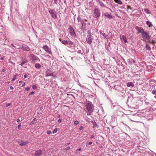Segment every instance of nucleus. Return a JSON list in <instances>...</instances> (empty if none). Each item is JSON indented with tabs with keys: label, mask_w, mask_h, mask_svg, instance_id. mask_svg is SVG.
I'll return each mask as SVG.
<instances>
[{
	"label": "nucleus",
	"mask_w": 156,
	"mask_h": 156,
	"mask_svg": "<svg viewBox=\"0 0 156 156\" xmlns=\"http://www.w3.org/2000/svg\"><path fill=\"white\" fill-rule=\"evenodd\" d=\"M83 109L87 113V115H90L93 112L94 107L92 103L90 101H88L82 104Z\"/></svg>",
	"instance_id": "obj_1"
},
{
	"label": "nucleus",
	"mask_w": 156,
	"mask_h": 156,
	"mask_svg": "<svg viewBox=\"0 0 156 156\" xmlns=\"http://www.w3.org/2000/svg\"><path fill=\"white\" fill-rule=\"evenodd\" d=\"M139 32L142 34L141 37L142 38V40L144 41H148L149 40L151 36L147 33L143 29L140 28L139 29Z\"/></svg>",
	"instance_id": "obj_2"
},
{
	"label": "nucleus",
	"mask_w": 156,
	"mask_h": 156,
	"mask_svg": "<svg viewBox=\"0 0 156 156\" xmlns=\"http://www.w3.org/2000/svg\"><path fill=\"white\" fill-rule=\"evenodd\" d=\"M101 11L98 8L95 9L94 10L93 16L96 18H97L100 16Z\"/></svg>",
	"instance_id": "obj_3"
},
{
	"label": "nucleus",
	"mask_w": 156,
	"mask_h": 156,
	"mask_svg": "<svg viewBox=\"0 0 156 156\" xmlns=\"http://www.w3.org/2000/svg\"><path fill=\"white\" fill-rule=\"evenodd\" d=\"M29 57V58L32 62L36 60L38 61L39 60V58L33 54H30Z\"/></svg>",
	"instance_id": "obj_4"
},
{
	"label": "nucleus",
	"mask_w": 156,
	"mask_h": 156,
	"mask_svg": "<svg viewBox=\"0 0 156 156\" xmlns=\"http://www.w3.org/2000/svg\"><path fill=\"white\" fill-rule=\"evenodd\" d=\"M69 33L73 37H75L76 36V34L73 28L71 26H69Z\"/></svg>",
	"instance_id": "obj_5"
},
{
	"label": "nucleus",
	"mask_w": 156,
	"mask_h": 156,
	"mask_svg": "<svg viewBox=\"0 0 156 156\" xmlns=\"http://www.w3.org/2000/svg\"><path fill=\"white\" fill-rule=\"evenodd\" d=\"M43 48L50 55L52 54L51 49L49 48L47 45H44L43 47Z\"/></svg>",
	"instance_id": "obj_6"
},
{
	"label": "nucleus",
	"mask_w": 156,
	"mask_h": 156,
	"mask_svg": "<svg viewBox=\"0 0 156 156\" xmlns=\"http://www.w3.org/2000/svg\"><path fill=\"white\" fill-rule=\"evenodd\" d=\"M89 31H88V36L86 38V41L89 44H90L92 43V40H91V35L90 34V32L89 33Z\"/></svg>",
	"instance_id": "obj_7"
},
{
	"label": "nucleus",
	"mask_w": 156,
	"mask_h": 156,
	"mask_svg": "<svg viewBox=\"0 0 156 156\" xmlns=\"http://www.w3.org/2000/svg\"><path fill=\"white\" fill-rule=\"evenodd\" d=\"M49 12L51 14L52 17L55 19L57 18V16L56 14V12L55 11H54L53 10L50 9L49 10Z\"/></svg>",
	"instance_id": "obj_8"
},
{
	"label": "nucleus",
	"mask_w": 156,
	"mask_h": 156,
	"mask_svg": "<svg viewBox=\"0 0 156 156\" xmlns=\"http://www.w3.org/2000/svg\"><path fill=\"white\" fill-rule=\"evenodd\" d=\"M18 143L20 146H24L28 144V142L27 141H24L22 140H19Z\"/></svg>",
	"instance_id": "obj_9"
},
{
	"label": "nucleus",
	"mask_w": 156,
	"mask_h": 156,
	"mask_svg": "<svg viewBox=\"0 0 156 156\" xmlns=\"http://www.w3.org/2000/svg\"><path fill=\"white\" fill-rule=\"evenodd\" d=\"M133 117L132 118H129V119L131 121H133V122H139V121H137L136 120V118H138V117L137 116V115H133Z\"/></svg>",
	"instance_id": "obj_10"
},
{
	"label": "nucleus",
	"mask_w": 156,
	"mask_h": 156,
	"mask_svg": "<svg viewBox=\"0 0 156 156\" xmlns=\"http://www.w3.org/2000/svg\"><path fill=\"white\" fill-rule=\"evenodd\" d=\"M42 154V151L41 150H39L36 151L35 153V156H40Z\"/></svg>",
	"instance_id": "obj_11"
},
{
	"label": "nucleus",
	"mask_w": 156,
	"mask_h": 156,
	"mask_svg": "<svg viewBox=\"0 0 156 156\" xmlns=\"http://www.w3.org/2000/svg\"><path fill=\"white\" fill-rule=\"evenodd\" d=\"M22 49L25 51H28L30 50L29 48L26 45H23L22 46Z\"/></svg>",
	"instance_id": "obj_12"
},
{
	"label": "nucleus",
	"mask_w": 156,
	"mask_h": 156,
	"mask_svg": "<svg viewBox=\"0 0 156 156\" xmlns=\"http://www.w3.org/2000/svg\"><path fill=\"white\" fill-rule=\"evenodd\" d=\"M53 73L49 69H47L46 72V76H52Z\"/></svg>",
	"instance_id": "obj_13"
},
{
	"label": "nucleus",
	"mask_w": 156,
	"mask_h": 156,
	"mask_svg": "<svg viewBox=\"0 0 156 156\" xmlns=\"http://www.w3.org/2000/svg\"><path fill=\"white\" fill-rule=\"evenodd\" d=\"M104 16L109 19H111L112 18V16L110 14H108L107 12L105 13L104 14Z\"/></svg>",
	"instance_id": "obj_14"
},
{
	"label": "nucleus",
	"mask_w": 156,
	"mask_h": 156,
	"mask_svg": "<svg viewBox=\"0 0 156 156\" xmlns=\"http://www.w3.org/2000/svg\"><path fill=\"white\" fill-rule=\"evenodd\" d=\"M99 3V4L102 7H105L106 8H108V7L106 6L101 1H100V0H99L98 1Z\"/></svg>",
	"instance_id": "obj_15"
},
{
	"label": "nucleus",
	"mask_w": 156,
	"mask_h": 156,
	"mask_svg": "<svg viewBox=\"0 0 156 156\" xmlns=\"http://www.w3.org/2000/svg\"><path fill=\"white\" fill-rule=\"evenodd\" d=\"M146 23L149 27H152L153 25L152 23L150 21H147Z\"/></svg>",
	"instance_id": "obj_16"
},
{
	"label": "nucleus",
	"mask_w": 156,
	"mask_h": 156,
	"mask_svg": "<svg viewBox=\"0 0 156 156\" xmlns=\"http://www.w3.org/2000/svg\"><path fill=\"white\" fill-rule=\"evenodd\" d=\"M127 86L128 87H133L134 86V84L132 82H129L127 83Z\"/></svg>",
	"instance_id": "obj_17"
},
{
	"label": "nucleus",
	"mask_w": 156,
	"mask_h": 156,
	"mask_svg": "<svg viewBox=\"0 0 156 156\" xmlns=\"http://www.w3.org/2000/svg\"><path fill=\"white\" fill-rule=\"evenodd\" d=\"M127 11L129 13H131V11L132 10V9L131 8V6L129 5L127 6Z\"/></svg>",
	"instance_id": "obj_18"
},
{
	"label": "nucleus",
	"mask_w": 156,
	"mask_h": 156,
	"mask_svg": "<svg viewBox=\"0 0 156 156\" xmlns=\"http://www.w3.org/2000/svg\"><path fill=\"white\" fill-rule=\"evenodd\" d=\"M27 62V60L26 58H24L23 59V61H22V62L21 63H20L19 64L21 65V66H23V65L26 63Z\"/></svg>",
	"instance_id": "obj_19"
},
{
	"label": "nucleus",
	"mask_w": 156,
	"mask_h": 156,
	"mask_svg": "<svg viewBox=\"0 0 156 156\" xmlns=\"http://www.w3.org/2000/svg\"><path fill=\"white\" fill-rule=\"evenodd\" d=\"M122 39L123 40L124 42L126 43L127 42L126 37L124 35H122Z\"/></svg>",
	"instance_id": "obj_20"
},
{
	"label": "nucleus",
	"mask_w": 156,
	"mask_h": 156,
	"mask_svg": "<svg viewBox=\"0 0 156 156\" xmlns=\"http://www.w3.org/2000/svg\"><path fill=\"white\" fill-rule=\"evenodd\" d=\"M114 1L116 3L121 5L122 4V2L120 0H114Z\"/></svg>",
	"instance_id": "obj_21"
},
{
	"label": "nucleus",
	"mask_w": 156,
	"mask_h": 156,
	"mask_svg": "<svg viewBox=\"0 0 156 156\" xmlns=\"http://www.w3.org/2000/svg\"><path fill=\"white\" fill-rule=\"evenodd\" d=\"M81 24H82V28L85 29L86 27V23H85L83 22L81 23Z\"/></svg>",
	"instance_id": "obj_22"
},
{
	"label": "nucleus",
	"mask_w": 156,
	"mask_h": 156,
	"mask_svg": "<svg viewBox=\"0 0 156 156\" xmlns=\"http://www.w3.org/2000/svg\"><path fill=\"white\" fill-rule=\"evenodd\" d=\"M60 41H61L62 43L65 45H66L68 44V41H66L65 40H62V41L61 40Z\"/></svg>",
	"instance_id": "obj_23"
},
{
	"label": "nucleus",
	"mask_w": 156,
	"mask_h": 156,
	"mask_svg": "<svg viewBox=\"0 0 156 156\" xmlns=\"http://www.w3.org/2000/svg\"><path fill=\"white\" fill-rule=\"evenodd\" d=\"M144 10L147 14H151L150 12L148 9H144Z\"/></svg>",
	"instance_id": "obj_24"
},
{
	"label": "nucleus",
	"mask_w": 156,
	"mask_h": 156,
	"mask_svg": "<svg viewBox=\"0 0 156 156\" xmlns=\"http://www.w3.org/2000/svg\"><path fill=\"white\" fill-rule=\"evenodd\" d=\"M77 20L78 21L80 22L81 23H82L83 22V20L80 17H77Z\"/></svg>",
	"instance_id": "obj_25"
},
{
	"label": "nucleus",
	"mask_w": 156,
	"mask_h": 156,
	"mask_svg": "<svg viewBox=\"0 0 156 156\" xmlns=\"http://www.w3.org/2000/svg\"><path fill=\"white\" fill-rule=\"evenodd\" d=\"M146 48L147 50L150 51L151 49V47L150 46L147 44L146 45Z\"/></svg>",
	"instance_id": "obj_26"
},
{
	"label": "nucleus",
	"mask_w": 156,
	"mask_h": 156,
	"mask_svg": "<svg viewBox=\"0 0 156 156\" xmlns=\"http://www.w3.org/2000/svg\"><path fill=\"white\" fill-rule=\"evenodd\" d=\"M35 66L36 68H39L41 67L40 65L38 63L36 64L35 65Z\"/></svg>",
	"instance_id": "obj_27"
},
{
	"label": "nucleus",
	"mask_w": 156,
	"mask_h": 156,
	"mask_svg": "<svg viewBox=\"0 0 156 156\" xmlns=\"http://www.w3.org/2000/svg\"><path fill=\"white\" fill-rule=\"evenodd\" d=\"M19 83H22V85H20V86H21V87H23L24 86L25 84V83L23 81H20L19 82Z\"/></svg>",
	"instance_id": "obj_28"
},
{
	"label": "nucleus",
	"mask_w": 156,
	"mask_h": 156,
	"mask_svg": "<svg viewBox=\"0 0 156 156\" xmlns=\"http://www.w3.org/2000/svg\"><path fill=\"white\" fill-rule=\"evenodd\" d=\"M156 93V89H155V88H154V90H152V93L153 94H155Z\"/></svg>",
	"instance_id": "obj_29"
},
{
	"label": "nucleus",
	"mask_w": 156,
	"mask_h": 156,
	"mask_svg": "<svg viewBox=\"0 0 156 156\" xmlns=\"http://www.w3.org/2000/svg\"><path fill=\"white\" fill-rule=\"evenodd\" d=\"M68 44H69L70 45H72L73 44V42L71 41H68Z\"/></svg>",
	"instance_id": "obj_30"
},
{
	"label": "nucleus",
	"mask_w": 156,
	"mask_h": 156,
	"mask_svg": "<svg viewBox=\"0 0 156 156\" xmlns=\"http://www.w3.org/2000/svg\"><path fill=\"white\" fill-rule=\"evenodd\" d=\"M57 131H58V129L57 128H55L53 131V134H54L55 133H56L57 132Z\"/></svg>",
	"instance_id": "obj_31"
},
{
	"label": "nucleus",
	"mask_w": 156,
	"mask_h": 156,
	"mask_svg": "<svg viewBox=\"0 0 156 156\" xmlns=\"http://www.w3.org/2000/svg\"><path fill=\"white\" fill-rule=\"evenodd\" d=\"M116 104L115 105H114L113 106V108H114L115 107H117L118 108L119 107V106L118 104L117 103L116 104Z\"/></svg>",
	"instance_id": "obj_32"
},
{
	"label": "nucleus",
	"mask_w": 156,
	"mask_h": 156,
	"mask_svg": "<svg viewBox=\"0 0 156 156\" xmlns=\"http://www.w3.org/2000/svg\"><path fill=\"white\" fill-rule=\"evenodd\" d=\"M11 105H12V103H8L5 105V106L6 107H7L8 106H10Z\"/></svg>",
	"instance_id": "obj_33"
},
{
	"label": "nucleus",
	"mask_w": 156,
	"mask_h": 156,
	"mask_svg": "<svg viewBox=\"0 0 156 156\" xmlns=\"http://www.w3.org/2000/svg\"><path fill=\"white\" fill-rule=\"evenodd\" d=\"M32 88L34 89H36L37 88V87L35 85H33V86H32Z\"/></svg>",
	"instance_id": "obj_34"
},
{
	"label": "nucleus",
	"mask_w": 156,
	"mask_h": 156,
	"mask_svg": "<svg viewBox=\"0 0 156 156\" xmlns=\"http://www.w3.org/2000/svg\"><path fill=\"white\" fill-rule=\"evenodd\" d=\"M79 122L77 121H75L74 123L76 125H77L79 123Z\"/></svg>",
	"instance_id": "obj_35"
},
{
	"label": "nucleus",
	"mask_w": 156,
	"mask_h": 156,
	"mask_svg": "<svg viewBox=\"0 0 156 156\" xmlns=\"http://www.w3.org/2000/svg\"><path fill=\"white\" fill-rule=\"evenodd\" d=\"M21 124H20L17 126V128L18 129H20L21 128Z\"/></svg>",
	"instance_id": "obj_36"
},
{
	"label": "nucleus",
	"mask_w": 156,
	"mask_h": 156,
	"mask_svg": "<svg viewBox=\"0 0 156 156\" xmlns=\"http://www.w3.org/2000/svg\"><path fill=\"white\" fill-rule=\"evenodd\" d=\"M16 75H15L14 76L13 78L12 79V81H14L16 80Z\"/></svg>",
	"instance_id": "obj_37"
},
{
	"label": "nucleus",
	"mask_w": 156,
	"mask_h": 156,
	"mask_svg": "<svg viewBox=\"0 0 156 156\" xmlns=\"http://www.w3.org/2000/svg\"><path fill=\"white\" fill-rule=\"evenodd\" d=\"M86 120L87 122H90V121L89 120L90 119L88 118V117H87L86 118Z\"/></svg>",
	"instance_id": "obj_38"
},
{
	"label": "nucleus",
	"mask_w": 156,
	"mask_h": 156,
	"mask_svg": "<svg viewBox=\"0 0 156 156\" xmlns=\"http://www.w3.org/2000/svg\"><path fill=\"white\" fill-rule=\"evenodd\" d=\"M103 36L105 37H106L107 36V35L106 34H105V33H103L102 34Z\"/></svg>",
	"instance_id": "obj_39"
},
{
	"label": "nucleus",
	"mask_w": 156,
	"mask_h": 156,
	"mask_svg": "<svg viewBox=\"0 0 156 156\" xmlns=\"http://www.w3.org/2000/svg\"><path fill=\"white\" fill-rule=\"evenodd\" d=\"M47 133L48 134H50L51 133V131L50 130H48L47 132Z\"/></svg>",
	"instance_id": "obj_40"
},
{
	"label": "nucleus",
	"mask_w": 156,
	"mask_h": 156,
	"mask_svg": "<svg viewBox=\"0 0 156 156\" xmlns=\"http://www.w3.org/2000/svg\"><path fill=\"white\" fill-rule=\"evenodd\" d=\"M70 147H69V146H68L67 147H66V150H69L70 149Z\"/></svg>",
	"instance_id": "obj_41"
},
{
	"label": "nucleus",
	"mask_w": 156,
	"mask_h": 156,
	"mask_svg": "<svg viewBox=\"0 0 156 156\" xmlns=\"http://www.w3.org/2000/svg\"><path fill=\"white\" fill-rule=\"evenodd\" d=\"M83 129V126H81L79 128V130H82Z\"/></svg>",
	"instance_id": "obj_42"
},
{
	"label": "nucleus",
	"mask_w": 156,
	"mask_h": 156,
	"mask_svg": "<svg viewBox=\"0 0 156 156\" xmlns=\"http://www.w3.org/2000/svg\"><path fill=\"white\" fill-rule=\"evenodd\" d=\"M62 120V119H59L58 120V122L59 123H60V122H61Z\"/></svg>",
	"instance_id": "obj_43"
},
{
	"label": "nucleus",
	"mask_w": 156,
	"mask_h": 156,
	"mask_svg": "<svg viewBox=\"0 0 156 156\" xmlns=\"http://www.w3.org/2000/svg\"><path fill=\"white\" fill-rule=\"evenodd\" d=\"M30 90V88L29 87H27L26 88V90L27 91H28L29 90Z\"/></svg>",
	"instance_id": "obj_44"
},
{
	"label": "nucleus",
	"mask_w": 156,
	"mask_h": 156,
	"mask_svg": "<svg viewBox=\"0 0 156 156\" xmlns=\"http://www.w3.org/2000/svg\"><path fill=\"white\" fill-rule=\"evenodd\" d=\"M24 77L25 78H26L27 77V74H25L24 75Z\"/></svg>",
	"instance_id": "obj_45"
},
{
	"label": "nucleus",
	"mask_w": 156,
	"mask_h": 156,
	"mask_svg": "<svg viewBox=\"0 0 156 156\" xmlns=\"http://www.w3.org/2000/svg\"><path fill=\"white\" fill-rule=\"evenodd\" d=\"M16 121L17 122H20V120L19 119H18L17 120H16Z\"/></svg>",
	"instance_id": "obj_46"
},
{
	"label": "nucleus",
	"mask_w": 156,
	"mask_h": 156,
	"mask_svg": "<svg viewBox=\"0 0 156 156\" xmlns=\"http://www.w3.org/2000/svg\"><path fill=\"white\" fill-rule=\"evenodd\" d=\"M92 144V142H90L88 144L90 145V144Z\"/></svg>",
	"instance_id": "obj_47"
},
{
	"label": "nucleus",
	"mask_w": 156,
	"mask_h": 156,
	"mask_svg": "<svg viewBox=\"0 0 156 156\" xmlns=\"http://www.w3.org/2000/svg\"><path fill=\"white\" fill-rule=\"evenodd\" d=\"M54 0L55 3V4H57V0Z\"/></svg>",
	"instance_id": "obj_48"
},
{
	"label": "nucleus",
	"mask_w": 156,
	"mask_h": 156,
	"mask_svg": "<svg viewBox=\"0 0 156 156\" xmlns=\"http://www.w3.org/2000/svg\"><path fill=\"white\" fill-rule=\"evenodd\" d=\"M94 137V135H92L91 136L90 138L91 139H92V138H93Z\"/></svg>",
	"instance_id": "obj_49"
},
{
	"label": "nucleus",
	"mask_w": 156,
	"mask_h": 156,
	"mask_svg": "<svg viewBox=\"0 0 156 156\" xmlns=\"http://www.w3.org/2000/svg\"><path fill=\"white\" fill-rule=\"evenodd\" d=\"M3 59H4V58H3V57H1V58H0V60H3Z\"/></svg>",
	"instance_id": "obj_50"
},
{
	"label": "nucleus",
	"mask_w": 156,
	"mask_h": 156,
	"mask_svg": "<svg viewBox=\"0 0 156 156\" xmlns=\"http://www.w3.org/2000/svg\"><path fill=\"white\" fill-rule=\"evenodd\" d=\"M5 69H2V72H5Z\"/></svg>",
	"instance_id": "obj_51"
},
{
	"label": "nucleus",
	"mask_w": 156,
	"mask_h": 156,
	"mask_svg": "<svg viewBox=\"0 0 156 156\" xmlns=\"http://www.w3.org/2000/svg\"><path fill=\"white\" fill-rule=\"evenodd\" d=\"M10 89H13V87H12V86H10Z\"/></svg>",
	"instance_id": "obj_52"
},
{
	"label": "nucleus",
	"mask_w": 156,
	"mask_h": 156,
	"mask_svg": "<svg viewBox=\"0 0 156 156\" xmlns=\"http://www.w3.org/2000/svg\"><path fill=\"white\" fill-rule=\"evenodd\" d=\"M81 150V148H80L78 149L77 150V151H79Z\"/></svg>",
	"instance_id": "obj_53"
},
{
	"label": "nucleus",
	"mask_w": 156,
	"mask_h": 156,
	"mask_svg": "<svg viewBox=\"0 0 156 156\" xmlns=\"http://www.w3.org/2000/svg\"><path fill=\"white\" fill-rule=\"evenodd\" d=\"M139 28V27H136V29H138Z\"/></svg>",
	"instance_id": "obj_54"
},
{
	"label": "nucleus",
	"mask_w": 156,
	"mask_h": 156,
	"mask_svg": "<svg viewBox=\"0 0 156 156\" xmlns=\"http://www.w3.org/2000/svg\"><path fill=\"white\" fill-rule=\"evenodd\" d=\"M11 45L13 47H15V46L13 44H11Z\"/></svg>",
	"instance_id": "obj_55"
},
{
	"label": "nucleus",
	"mask_w": 156,
	"mask_h": 156,
	"mask_svg": "<svg viewBox=\"0 0 156 156\" xmlns=\"http://www.w3.org/2000/svg\"><path fill=\"white\" fill-rule=\"evenodd\" d=\"M34 93V91H32L31 92V94H32Z\"/></svg>",
	"instance_id": "obj_56"
},
{
	"label": "nucleus",
	"mask_w": 156,
	"mask_h": 156,
	"mask_svg": "<svg viewBox=\"0 0 156 156\" xmlns=\"http://www.w3.org/2000/svg\"><path fill=\"white\" fill-rule=\"evenodd\" d=\"M60 115H59L58 116V118H60Z\"/></svg>",
	"instance_id": "obj_57"
},
{
	"label": "nucleus",
	"mask_w": 156,
	"mask_h": 156,
	"mask_svg": "<svg viewBox=\"0 0 156 156\" xmlns=\"http://www.w3.org/2000/svg\"><path fill=\"white\" fill-rule=\"evenodd\" d=\"M154 98H156V95H155L154 96Z\"/></svg>",
	"instance_id": "obj_58"
},
{
	"label": "nucleus",
	"mask_w": 156,
	"mask_h": 156,
	"mask_svg": "<svg viewBox=\"0 0 156 156\" xmlns=\"http://www.w3.org/2000/svg\"><path fill=\"white\" fill-rule=\"evenodd\" d=\"M84 20H85L86 21H87V20H86V19H85Z\"/></svg>",
	"instance_id": "obj_59"
},
{
	"label": "nucleus",
	"mask_w": 156,
	"mask_h": 156,
	"mask_svg": "<svg viewBox=\"0 0 156 156\" xmlns=\"http://www.w3.org/2000/svg\"><path fill=\"white\" fill-rule=\"evenodd\" d=\"M35 118L34 119H33V120H35Z\"/></svg>",
	"instance_id": "obj_60"
},
{
	"label": "nucleus",
	"mask_w": 156,
	"mask_h": 156,
	"mask_svg": "<svg viewBox=\"0 0 156 156\" xmlns=\"http://www.w3.org/2000/svg\"><path fill=\"white\" fill-rule=\"evenodd\" d=\"M140 13L141 14H142L141 12V11H140Z\"/></svg>",
	"instance_id": "obj_61"
},
{
	"label": "nucleus",
	"mask_w": 156,
	"mask_h": 156,
	"mask_svg": "<svg viewBox=\"0 0 156 156\" xmlns=\"http://www.w3.org/2000/svg\"><path fill=\"white\" fill-rule=\"evenodd\" d=\"M114 83H112V84H114Z\"/></svg>",
	"instance_id": "obj_62"
}]
</instances>
